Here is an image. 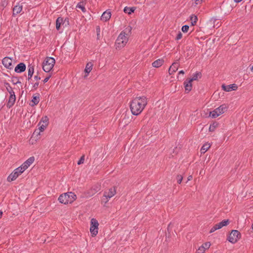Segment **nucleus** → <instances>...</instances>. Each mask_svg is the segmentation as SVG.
<instances>
[{"label":"nucleus","instance_id":"f257e3e1","mask_svg":"<svg viewBox=\"0 0 253 253\" xmlns=\"http://www.w3.org/2000/svg\"><path fill=\"white\" fill-rule=\"evenodd\" d=\"M147 104V98L145 96L134 98L130 103V109L133 115H139Z\"/></svg>","mask_w":253,"mask_h":253},{"label":"nucleus","instance_id":"f03ea898","mask_svg":"<svg viewBox=\"0 0 253 253\" xmlns=\"http://www.w3.org/2000/svg\"><path fill=\"white\" fill-rule=\"evenodd\" d=\"M76 195L73 192H68L61 194L58 198L60 203L64 204L72 203L76 200Z\"/></svg>","mask_w":253,"mask_h":253},{"label":"nucleus","instance_id":"7ed1b4c3","mask_svg":"<svg viewBox=\"0 0 253 253\" xmlns=\"http://www.w3.org/2000/svg\"><path fill=\"white\" fill-rule=\"evenodd\" d=\"M55 63V59L52 57H47L43 61L42 69L45 72H49L53 67Z\"/></svg>","mask_w":253,"mask_h":253},{"label":"nucleus","instance_id":"20e7f679","mask_svg":"<svg viewBox=\"0 0 253 253\" xmlns=\"http://www.w3.org/2000/svg\"><path fill=\"white\" fill-rule=\"evenodd\" d=\"M227 108L228 106L227 105L225 104H222L213 111L210 112V116L212 118H215L226 112Z\"/></svg>","mask_w":253,"mask_h":253},{"label":"nucleus","instance_id":"39448f33","mask_svg":"<svg viewBox=\"0 0 253 253\" xmlns=\"http://www.w3.org/2000/svg\"><path fill=\"white\" fill-rule=\"evenodd\" d=\"M116 193V190L115 187L111 188L108 190L104 191L103 194V201L105 202V203H107L109 200L113 197Z\"/></svg>","mask_w":253,"mask_h":253},{"label":"nucleus","instance_id":"423d86ee","mask_svg":"<svg viewBox=\"0 0 253 253\" xmlns=\"http://www.w3.org/2000/svg\"><path fill=\"white\" fill-rule=\"evenodd\" d=\"M24 171L20 167H19L8 176L7 181L9 182L15 180L19 175L22 173Z\"/></svg>","mask_w":253,"mask_h":253},{"label":"nucleus","instance_id":"0eeeda50","mask_svg":"<svg viewBox=\"0 0 253 253\" xmlns=\"http://www.w3.org/2000/svg\"><path fill=\"white\" fill-rule=\"evenodd\" d=\"M241 234L236 230H233L228 236V240L232 243H235L240 238Z\"/></svg>","mask_w":253,"mask_h":253},{"label":"nucleus","instance_id":"6e6552de","mask_svg":"<svg viewBox=\"0 0 253 253\" xmlns=\"http://www.w3.org/2000/svg\"><path fill=\"white\" fill-rule=\"evenodd\" d=\"M131 30V27L126 28L124 31L120 33L118 38H121V40H123L124 42L126 41V43H127L129 36L128 35L130 33Z\"/></svg>","mask_w":253,"mask_h":253},{"label":"nucleus","instance_id":"1a4fd4ad","mask_svg":"<svg viewBox=\"0 0 253 253\" xmlns=\"http://www.w3.org/2000/svg\"><path fill=\"white\" fill-rule=\"evenodd\" d=\"M12 60L8 57H4L2 60L3 65L8 69H11L13 68L12 64Z\"/></svg>","mask_w":253,"mask_h":253},{"label":"nucleus","instance_id":"9d476101","mask_svg":"<svg viewBox=\"0 0 253 253\" xmlns=\"http://www.w3.org/2000/svg\"><path fill=\"white\" fill-rule=\"evenodd\" d=\"M34 160L35 158L31 157L20 167L25 171L34 162Z\"/></svg>","mask_w":253,"mask_h":253},{"label":"nucleus","instance_id":"9b49d317","mask_svg":"<svg viewBox=\"0 0 253 253\" xmlns=\"http://www.w3.org/2000/svg\"><path fill=\"white\" fill-rule=\"evenodd\" d=\"M16 97L15 93H10V96L7 103V107L9 108H11L15 103Z\"/></svg>","mask_w":253,"mask_h":253},{"label":"nucleus","instance_id":"f8f14e48","mask_svg":"<svg viewBox=\"0 0 253 253\" xmlns=\"http://www.w3.org/2000/svg\"><path fill=\"white\" fill-rule=\"evenodd\" d=\"M179 66V63L178 61L175 62L170 66L169 69V73L170 75L172 74L175 72Z\"/></svg>","mask_w":253,"mask_h":253},{"label":"nucleus","instance_id":"ddd939ff","mask_svg":"<svg viewBox=\"0 0 253 253\" xmlns=\"http://www.w3.org/2000/svg\"><path fill=\"white\" fill-rule=\"evenodd\" d=\"M22 8H23V6H22V4L17 3L13 8V13H12L13 16H15L18 14L20 13L21 12Z\"/></svg>","mask_w":253,"mask_h":253},{"label":"nucleus","instance_id":"4468645a","mask_svg":"<svg viewBox=\"0 0 253 253\" xmlns=\"http://www.w3.org/2000/svg\"><path fill=\"white\" fill-rule=\"evenodd\" d=\"M26 70V65L23 63L18 64L15 68L14 71L16 73H21Z\"/></svg>","mask_w":253,"mask_h":253},{"label":"nucleus","instance_id":"2eb2a0df","mask_svg":"<svg viewBox=\"0 0 253 253\" xmlns=\"http://www.w3.org/2000/svg\"><path fill=\"white\" fill-rule=\"evenodd\" d=\"M111 16V12L108 10H106L105 12H104L102 14L101 17V20L103 21L106 22L110 19Z\"/></svg>","mask_w":253,"mask_h":253},{"label":"nucleus","instance_id":"dca6fc26","mask_svg":"<svg viewBox=\"0 0 253 253\" xmlns=\"http://www.w3.org/2000/svg\"><path fill=\"white\" fill-rule=\"evenodd\" d=\"M222 89L226 91H230L231 90H235L237 88V86L235 84L225 85H222Z\"/></svg>","mask_w":253,"mask_h":253},{"label":"nucleus","instance_id":"f3484780","mask_svg":"<svg viewBox=\"0 0 253 253\" xmlns=\"http://www.w3.org/2000/svg\"><path fill=\"white\" fill-rule=\"evenodd\" d=\"M121 38H118L116 41V48L121 49L122 47H124L126 43V41H123L121 40Z\"/></svg>","mask_w":253,"mask_h":253},{"label":"nucleus","instance_id":"a211bd4d","mask_svg":"<svg viewBox=\"0 0 253 253\" xmlns=\"http://www.w3.org/2000/svg\"><path fill=\"white\" fill-rule=\"evenodd\" d=\"M229 223V221L228 219L227 220H223L221 222L216 224L214 226L217 229H219L221 228L222 227L224 226L227 225Z\"/></svg>","mask_w":253,"mask_h":253},{"label":"nucleus","instance_id":"6ab92c4d","mask_svg":"<svg viewBox=\"0 0 253 253\" xmlns=\"http://www.w3.org/2000/svg\"><path fill=\"white\" fill-rule=\"evenodd\" d=\"M164 63V60L162 59H159L152 63V66L154 67L158 68L161 66Z\"/></svg>","mask_w":253,"mask_h":253},{"label":"nucleus","instance_id":"aec40b11","mask_svg":"<svg viewBox=\"0 0 253 253\" xmlns=\"http://www.w3.org/2000/svg\"><path fill=\"white\" fill-rule=\"evenodd\" d=\"M63 18L62 17H58L56 21V28L57 30L60 29L61 24H63Z\"/></svg>","mask_w":253,"mask_h":253},{"label":"nucleus","instance_id":"412c9836","mask_svg":"<svg viewBox=\"0 0 253 253\" xmlns=\"http://www.w3.org/2000/svg\"><path fill=\"white\" fill-rule=\"evenodd\" d=\"M40 101V97L39 96H35L33 97V99L31 101V103L30 105L31 106H34L35 105L38 104Z\"/></svg>","mask_w":253,"mask_h":253},{"label":"nucleus","instance_id":"4be33fe9","mask_svg":"<svg viewBox=\"0 0 253 253\" xmlns=\"http://www.w3.org/2000/svg\"><path fill=\"white\" fill-rule=\"evenodd\" d=\"M192 82H190L189 80L188 82H184V87L186 91L189 92L192 89Z\"/></svg>","mask_w":253,"mask_h":253},{"label":"nucleus","instance_id":"5701e85b","mask_svg":"<svg viewBox=\"0 0 253 253\" xmlns=\"http://www.w3.org/2000/svg\"><path fill=\"white\" fill-rule=\"evenodd\" d=\"M92 69V64L91 62L87 63L86 65L84 71L86 73L89 74Z\"/></svg>","mask_w":253,"mask_h":253},{"label":"nucleus","instance_id":"b1692460","mask_svg":"<svg viewBox=\"0 0 253 253\" xmlns=\"http://www.w3.org/2000/svg\"><path fill=\"white\" fill-rule=\"evenodd\" d=\"M98 228L95 227L93 226L90 225V231L93 236H96L98 233Z\"/></svg>","mask_w":253,"mask_h":253},{"label":"nucleus","instance_id":"393cba45","mask_svg":"<svg viewBox=\"0 0 253 253\" xmlns=\"http://www.w3.org/2000/svg\"><path fill=\"white\" fill-rule=\"evenodd\" d=\"M77 8H78L79 9H81V10L83 12H85L86 11V9L84 6V3L83 1H81L79 2L77 5Z\"/></svg>","mask_w":253,"mask_h":253},{"label":"nucleus","instance_id":"a878e982","mask_svg":"<svg viewBox=\"0 0 253 253\" xmlns=\"http://www.w3.org/2000/svg\"><path fill=\"white\" fill-rule=\"evenodd\" d=\"M211 145L209 143H206L203 145L201 149V153H205L210 148Z\"/></svg>","mask_w":253,"mask_h":253},{"label":"nucleus","instance_id":"bb28decb","mask_svg":"<svg viewBox=\"0 0 253 253\" xmlns=\"http://www.w3.org/2000/svg\"><path fill=\"white\" fill-rule=\"evenodd\" d=\"M135 9V8L132 7H125L124 11L125 13H128V14H130L132 12H133Z\"/></svg>","mask_w":253,"mask_h":253},{"label":"nucleus","instance_id":"cd10ccee","mask_svg":"<svg viewBox=\"0 0 253 253\" xmlns=\"http://www.w3.org/2000/svg\"><path fill=\"white\" fill-rule=\"evenodd\" d=\"M190 20L191 25L192 26H194L195 25H196L198 20L197 16L194 15H191L190 17Z\"/></svg>","mask_w":253,"mask_h":253},{"label":"nucleus","instance_id":"c85d7f7f","mask_svg":"<svg viewBox=\"0 0 253 253\" xmlns=\"http://www.w3.org/2000/svg\"><path fill=\"white\" fill-rule=\"evenodd\" d=\"M4 85L6 87V90L9 93V94L14 92L9 83H5Z\"/></svg>","mask_w":253,"mask_h":253},{"label":"nucleus","instance_id":"c756f323","mask_svg":"<svg viewBox=\"0 0 253 253\" xmlns=\"http://www.w3.org/2000/svg\"><path fill=\"white\" fill-rule=\"evenodd\" d=\"M90 225L95 227L98 228L99 223L96 219L92 218L90 221Z\"/></svg>","mask_w":253,"mask_h":253},{"label":"nucleus","instance_id":"7c9ffc66","mask_svg":"<svg viewBox=\"0 0 253 253\" xmlns=\"http://www.w3.org/2000/svg\"><path fill=\"white\" fill-rule=\"evenodd\" d=\"M41 124H44L45 125H48V118L47 116H44L42 117L41 121Z\"/></svg>","mask_w":253,"mask_h":253},{"label":"nucleus","instance_id":"2f4dec72","mask_svg":"<svg viewBox=\"0 0 253 253\" xmlns=\"http://www.w3.org/2000/svg\"><path fill=\"white\" fill-rule=\"evenodd\" d=\"M34 72V68L33 66H28V76H32Z\"/></svg>","mask_w":253,"mask_h":253},{"label":"nucleus","instance_id":"473e14b6","mask_svg":"<svg viewBox=\"0 0 253 253\" xmlns=\"http://www.w3.org/2000/svg\"><path fill=\"white\" fill-rule=\"evenodd\" d=\"M218 124L216 122H214L210 125L209 127L210 131H213L215 128L217 126Z\"/></svg>","mask_w":253,"mask_h":253},{"label":"nucleus","instance_id":"72a5a7b5","mask_svg":"<svg viewBox=\"0 0 253 253\" xmlns=\"http://www.w3.org/2000/svg\"><path fill=\"white\" fill-rule=\"evenodd\" d=\"M201 75L200 73H196L193 75V77L191 79H189L190 82H192L193 81H196L198 79L199 76Z\"/></svg>","mask_w":253,"mask_h":253},{"label":"nucleus","instance_id":"f704fd0d","mask_svg":"<svg viewBox=\"0 0 253 253\" xmlns=\"http://www.w3.org/2000/svg\"><path fill=\"white\" fill-rule=\"evenodd\" d=\"M12 82L14 84H17L21 83V82L19 81V78L15 77H13L12 78Z\"/></svg>","mask_w":253,"mask_h":253},{"label":"nucleus","instance_id":"c9c22d12","mask_svg":"<svg viewBox=\"0 0 253 253\" xmlns=\"http://www.w3.org/2000/svg\"><path fill=\"white\" fill-rule=\"evenodd\" d=\"M39 126H40L39 129L40 131H43L47 126V125L41 124V122H39Z\"/></svg>","mask_w":253,"mask_h":253},{"label":"nucleus","instance_id":"e433bc0d","mask_svg":"<svg viewBox=\"0 0 253 253\" xmlns=\"http://www.w3.org/2000/svg\"><path fill=\"white\" fill-rule=\"evenodd\" d=\"M206 251V250L204 249V247L200 246L198 250L197 251L196 253H204Z\"/></svg>","mask_w":253,"mask_h":253},{"label":"nucleus","instance_id":"4c0bfd02","mask_svg":"<svg viewBox=\"0 0 253 253\" xmlns=\"http://www.w3.org/2000/svg\"><path fill=\"white\" fill-rule=\"evenodd\" d=\"M210 246H211V244L210 242H206V243L203 244L202 245V247H204V249H205L206 250L207 249H208L210 248Z\"/></svg>","mask_w":253,"mask_h":253},{"label":"nucleus","instance_id":"58836bf2","mask_svg":"<svg viewBox=\"0 0 253 253\" xmlns=\"http://www.w3.org/2000/svg\"><path fill=\"white\" fill-rule=\"evenodd\" d=\"M189 27L188 25L183 26L182 27V31L184 33L187 32L189 30Z\"/></svg>","mask_w":253,"mask_h":253},{"label":"nucleus","instance_id":"ea45409f","mask_svg":"<svg viewBox=\"0 0 253 253\" xmlns=\"http://www.w3.org/2000/svg\"><path fill=\"white\" fill-rule=\"evenodd\" d=\"M187 51H188L189 53H187V57H189L192 53L193 49L191 46L187 47Z\"/></svg>","mask_w":253,"mask_h":253},{"label":"nucleus","instance_id":"a19ab883","mask_svg":"<svg viewBox=\"0 0 253 253\" xmlns=\"http://www.w3.org/2000/svg\"><path fill=\"white\" fill-rule=\"evenodd\" d=\"M183 179V177L181 175H177L176 176V179L177 181V182L179 184H180Z\"/></svg>","mask_w":253,"mask_h":253},{"label":"nucleus","instance_id":"79ce46f5","mask_svg":"<svg viewBox=\"0 0 253 253\" xmlns=\"http://www.w3.org/2000/svg\"><path fill=\"white\" fill-rule=\"evenodd\" d=\"M84 160V156L83 155L81 157L79 161L78 162V165H81L82 164H83Z\"/></svg>","mask_w":253,"mask_h":253},{"label":"nucleus","instance_id":"37998d69","mask_svg":"<svg viewBox=\"0 0 253 253\" xmlns=\"http://www.w3.org/2000/svg\"><path fill=\"white\" fill-rule=\"evenodd\" d=\"M182 37V34H181V32H179L178 33V34H177V36H176V37L175 38V40H179L181 39Z\"/></svg>","mask_w":253,"mask_h":253},{"label":"nucleus","instance_id":"c03bdc74","mask_svg":"<svg viewBox=\"0 0 253 253\" xmlns=\"http://www.w3.org/2000/svg\"><path fill=\"white\" fill-rule=\"evenodd\" d=\"M51 77V76H48V77H46L43 80V82L44 83H45L46 82H48V81L49 80V79H50V78Z\"/></svg>","mask_w":253,"mask_h":253},{"label":"nucleus","instance_id":"a18cd8bd","mask_svg":"<svg viewBox=\"0 0 253 253\" xmlns=\"http://www.w3.org/2000/svg\"><path fill=\"white\" fill-rule=\"evenodd\" d=\"M216 230H217V229H216V228L215 227V226H213V227L211 228V230H210V232L211 233H212V232H214L215 231H216Z\"/></svg>","mask_w":253,"mask_h":253},{"label":"nucleus","instance_id":"49530a36","mask_svg":"<svg viewBox=\"0 0 253 253\" xmlns=\"http://www.w3.org/2000/svg\"><path fill=\"white\" fill-rule=\"evenodd\" d=\"M39 84V83L38 82H36L35 84H34L33 85L34 88L36 89L38 88Z\"/></svg>","mask_w":253,"mask_h":253},{"label":"nucleus","instance_id":"de8ad7c7","mask_svg":"<svg viewBox=\"0 0 253 253\" xmlns=\"http://www.w3.org/2000/svg\"><path fill=\"white\" fill-rule=\"evenodd\" d=\"M196 4H198L201 3L202 0H194Z\"/></svg>","mask_w":253,"mask_h":253},{"label":"nucleus","instance_id":"09e8293b","mask_svg":"<svg viewBox=\"0 0 253 253\" xmlns=\"http://www.w3.org/2000/svg\"><path fill=\"white\" fill-rule=\"evenodd\" d=\"M34 79L38 81V80H40L41 79V78L40 77H39L38 76L36 75V76H34Z\"/></svg>","mask_w":253,"mask_h":253},{"label":"nucleus","instance_id":"8fccbe9b","mask_svg":"<svg viewBox=\"0 0 253 253\" xmlns=\"http://www.w3.org/2000/svg\"><path fill=\"white\" fill-rule=\"evenodd\" d=\"M192 176L189 175L187 178V181H190V180H192Z\"/></svg>","mask_w":253,"mask_h":253},{"label":"nucleus","instance_id":"3c124183","mask_svg":"<svg viewBox=\"0 0 253 253\" xmlns=\"http://www.w3.org/2000/svg\"><path fill=\"white\" fill-rule=\"evenodd\" d=\"M182 74V75H183L184 74V72L183 71V70H181L178 73V74Z\"/></svg>","mask_w":253,"mask_h":253},{"label":"nucleus","instance_id":"603ef678","mask_svg":"<svg viewBox=\"0 0 253 253\" xmlns=\"http://www.w3.org/2000/svg\"><path fill=\"white\" fill-rule=\"evenodd\" d=\"M242 0H234V1L236 2H239L241 1Z\"/></svg>","mask_w":253,"mask_h":253},{"label":"nucleus","instance_id":"864d4df0","mask_svg":"<svg viewBox=\"0 0 253 253\" xmlns=\"http://www.w3.org/2000/svg\"><path fill=\"white\" fill-rule=\"evenodd\" d=\"M32 77V76H28V80H30L31 79Z\"/></svg>","mask_w":253,"mask_h":253},{"label":"nucleus","instance_id":"5fc2aeb1","mask_svg":"<svg viewBox=\"0 0 253 253\" xmlns=\"http://www.w3.org/2000/svg\"><path fill=\"white\" fill-rule=\"evenodd\" d=\"M2 212L0 211V217L2 216Z\"/></svg>","mask_w":253,"mask_h":253},{"label":"nucleus","instance_id":"6e6d98bb","mask_svg":"<svg viewBox=\"0 0 253 253\" xmlns=\"http://www.w3.org/2000/svg\"><path fill=\"white\" fill-rule=\"evenodd\" d=\"M251 70L252 72H253V66H252V67L251 68Z\"/></svg>","mask_w":253,"mask_h":253},{"label":"nucleus","instance_id":"4d7b16f0","mask_svg":"<svg viewBox=\"0 0 253 253\" xmlns=\"http://www.w3.org/2000/svg\"><path fill=\"white\" fill-rule=\"evenodd\" d=\"M97 32H99L100 31V29L98 28L97 29Z\"/></svg>","mask_w":253,"mask_h":253},{"label":"nucleus","instance_id":"13d9d810","mask_svg":"<svg viewBox=\"0 0 253 253\" xmlns=\"http://www.w3.org/2000/svg\"><path fill=\"white\" fill-rule=\"evenodd\" d=\"M97 190H95V191H94V193H93V194H94V193H95L97 192Z\"/></svg>","mask_w":253,"mask_h":253},{"label":"nucleus","instance_id":"bf43d9fd","mask_svg":"<svg viewBox=\"0 0 253 253\" xmlns=\"http://www.w3.org/2000/svg\"><path fill=\"white\" fill-rule=\"evenodd\" d=\"M252 228L253 229V224H252Z\"/></svg>","mask_w":253,"mask_h":253}]
</instances>
